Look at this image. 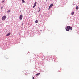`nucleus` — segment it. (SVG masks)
<instances>
[{
  "mask_svg": "<svg viewBox=\"0 0 79 79\" xmlns=\"http://www.w3.org/2000/svg\"><path fill=\"white\" fill-rule=\"evenodd\" d=\"M73 28L71 27L70 26H68L66 27V31H69L70 29V30H72Z\"/></svg>",
  "mask_w": 79,
  "mask_h": 79,
  "instance_id": "obj_1",
  "label": "nucleus"
},
{
  "mask_svg": "<svg viewBox=\"0 0 79 79\" xmlns=\"http://www.w3.org/2000/svg\"><path fill=\"white\" fill-rule=\"evenodd\" d=\"M5 19H6V16L5 15L2 17V21H4Z\"/></svg>",
  "mask_w": 79,
  "mask_h": 79,
  "instance_id": "obj_2",
  "label": "nucleus"
},
{
  "mask_svg": "<svg viewBox=\"0 0 79 79\" xmlns=\"http://www.w3.org/2000/svg\"><path fill=\"white\" fill-rule=\"evenodd\" d=\"M19 19L20 20H21L23 19V15H21L20 16Z\"/></svg>",
  "mask_w": 79,
  "mask_h": 79,
  "instance_id": "obj_3",
  "label": "nucleus"
},
{
  "mask_svg": "<svg viewBox=\"0 0 79 79\" xmlns=\"http://www.w3.org/2000/svg\"><path fill=\"white\" fill-rule=\"evenodd\" d=\"M53 3H52L50 6L49 7L48 10L49 9H50V8H52V7L53 6Z\"/></svg>",
  "mask_w": 79,
  "mask_h": 79,
  "instance_id": "obj_4",
  "label": "nucleus"
},
{
  "mask_svg": "<svg viewBox=\"0 0 79 79\" xmlns=\"http://www.w3.org/2000/svg\"><path fill=\"white\" fill-rule=\"evenodd\" d=\"M10 34H11V33H9L6 35V36H9V35H10Z\"/></svg>",
  "mask_w": 79,
  "mask_h": 79,
  "instance_id": "obj_5",
  "label": "nucleus"
},
{
  "mask_svg": "<svg viewBox=\"0 0 79 79\" xmlns=\"http://www.w3.org/2000/svg\"><path fill=\"white\" fill-rule=\"evenodd\" d=\"M40 74V73H38L36 74V76H39Z\"/></svg>",
  "mask_w": 79,
  "mask_h": 79,
  "instance_id": "obj_6",
  "label": "nucleus"
},
{
  "mask_svg": "<svg viewBox=\"0 0 79 79\" xmlns=\"http://www.w3.org/2000/svg\"><path fill=\"white\" fill-rule=\"evenodd\" d=\"M22 3H25V1H24V0H22Z\"/></svg>",
  "mask_w": 79,
  "mask_h": 79,
  "instance_id": "obj_7",
  "label": "nucleus"
},
{
  "mask_svg": "<svg viewBox=\"0 0 79 79\" xmlns=\"http://www.w3.org/2000/svg\"><path fill=\"white\" fill-rule=\"evenodd\" d=\"M36 5H37V2H35L34 3V5H35V6H36Z\"/></svg>",
  "mask_w": 79,
  "mask_h": 79,
  "instance_id": "obj_8",
  "label": "nucleus"
},
{
  "mask_svg": "<svg viewBox=\"0 0 79 79\" xmlns=\"http://www.w3.org/2000/svg\"><path fill=\"white\" fill-rule=\"evenodd\" d=\"M74 14V12H72L71 13V15H73Z\"/></svg>",
  "mask_w": 79,
  "mask_h": 79,
  "instance_id": "obj_9",
  "label": "nucleus"
},
{
  "mask_svg": "<svg viewBox=\"0 0 79 79\" xmlns=\"http://www.w3.org/2000/svg\"><path fill=\"white\" fill-rule=\"evenodd\" d=\"M76 9L77 10H78V9H79V7H78V6H77L76 7Z\"/></svg>",
  "mask_w": 79,
  "mask_h": 79,
  "instance_id": "obj_10",
  "label": "nucleus"
},
{
  "mask_svg": "<svg viewBox=\"0 0 79 79\" xmlns=\"http://www.w3.org/2000/svg\"><path fill=\"white\" fill-rule=\"evenodd\" d=\"M40 10H41V9H40V8L39 9V10L38 11V12H39L40 11Z\"/></svg>",
  "mask_w": 79,
  "mask_h": 79,
  "instance_id": "obj_11",
  "label": "nucleus"
},
{
  "mask_svg": "<svg viewBox=\"0 0 79 79\" xmlns=\"http://www.w3.org/2000/svg\"><path fill=\"white\" fill-rule=\"evenodd\" d=\"M35 22V23H38V20H36Z\"/></svg>",
  "mask_w": 79,
  "mask_h": 79,
  "instance_id": "obj_12",
  "label": "nucleus"
},
{
  "mask_svg": "<svg viewBox=\"0 0 79 79\" xmlns=\"http://www.w3.org/2000/svg\"><path fill=\"white\" fill-rule=\"evenodd\" d=\"M10 11H11V10H9L8 11H7V13H10Z\"/></svg>",
  "mask_w": 79,
  "mask_h": 79,
  "instance_id": "obj_13",
  "label": "nucleus"
},
{
  "mask_svg": "<svg viewBox=\"0 0 79 79\" xmlns=\"http://www.w3.org/2000/svg\"><path fill=\"white\" fill-rule=\"evenodd\" d=\"M3 6L1 7V9L2 10L3 9Z\"/></svg>",
  "mask_w": 79,
  "mask_h": 79,
  "instance_id": "obj_14",
  "label": "nucleus"
},
{
  "mask_svg": "<svg viewBox=\"0 0 79 79\" xmlns=\"http://www.w3.org/2000/svg\"><path fill=\"white\" fill-rule=\"evenodd\" d=\"M36 6H35V5H34V6H33V8H35V7Z\"/></svg>",
  "mask_w": 79,
  "mask_h": 79,
  "instance_id": "obj_15",
  "label": "nucleus"
},
{
  "mask_svg": "<svg viewBox=\"0 0 79 79\" xmlns=\"http://www.w3.org/2000/svg\"><path fill=\"white\" fill-rule=\"evenodd\" d=\"M5 2V1H3L2 2V3H3V2Z\"/></svg>",
  "mask_w": 79,
  "mask_h": 79,
  "instance_id": "obj_16",
  "label": "nucleus"
},
{
  "mask_svg": "<svg viewBox=\"0 0 79 79\" xmlns=\"http://www.w3.org/2000/svg\"><path fill=\"white\" fill-rule=\"evenodd\" d=\"M23 24H24V23H23L22 24V26H23Z\"/></svg>",
  "mask_w": 79,
  "mask_h": 79,
  "instance_id": "obj_17",
  "label": "nucleus"
},
{
  "mask_svg": "<svg viewBox=\"0 0 79 79\" xmlns=\"http://www.w3.org/2000/svg\"><path fill=\"white\" fill-rule=\"evenodd\" d=\"M33 79H34V77H33Z\"/></svg>",
  "mask_w": 79,
  "mask_h": 79,
  "instance_id": "obj_18",
  "label": "nucleus"
}]
</instances>
